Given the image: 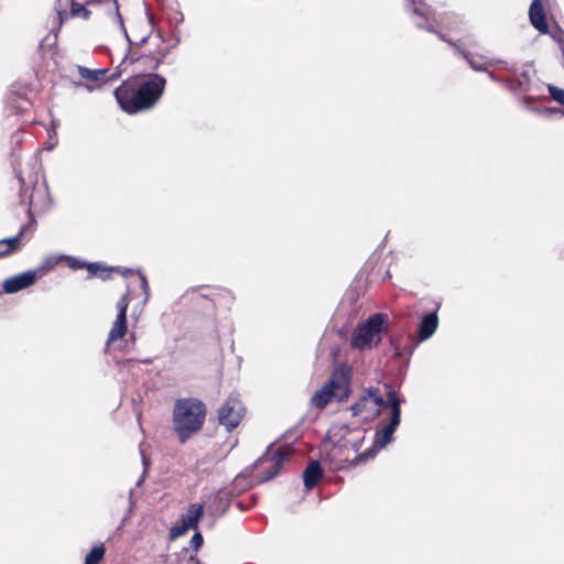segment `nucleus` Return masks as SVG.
<instances>
[{"label": "nucleus", "instance_id": "nucleus-23", "mask_svg": "<svg viewBox=\"0 0 564 564\" xmlns=\"http://www.w3.org/2000/svg\"><path fill=\"white\" fill-rule=\"evenodd\" d=\"M91 12L86 9L83 4L73 1L70 4V15L72 17H82L85 20H88Z\"/></svg>", "mask_w": 564, "mask_h": 564}, {"label": "nucleus", "instance_id": "nucleus-45", "mask_svg": "<svg viewBox=\"0 0 564 564\" xmlns=\"http://www.w3.org/2000/svg\"><path fill=\"white\" fill-rule=\"evenodd\" d=\"M118 77L117 74H113L110 79H116Z\"/></svg>", "mask_w": 564, "mask_h": 564}, {"label": "nucleus", "instance_id": "nucleus-15", "mask_svg": "<svg viewBox=\"0 0 564 564\" xmlns=\"http://www.w3.org/2000/svg\"><path fill=\"white\" fill-rule=\"evenodd\" d=\"M324 471L318 460H311L303 471V481L307 490H312L319 479L323 477Z\"/></svg>", "mask_w": 564, "mask_h": 564}, {"label": "nucleus", "instance_id": "nucleus-27", "mask_svg": "<svg viewBox=\"0 0 564 564\" xmlns=\"http://www.w3.org/2000/svg\"><path fill=\"white\" fill-rule=\"evenodd\" d=\"M64 259L67 260L68 267L72 270H80V269L86 268V265H87L86 261L77 259V258H74V257L64 256Z\"/></svg>", "mask_w": 564, "mask_h": 564}, {"label": "nucleus", "instance_id": "nucleus-21", "mask_svg": "<svg viewBox=\"0 0 564 564\" xmlns=\"http://www.w3.org/2000/svg\"><path fill=\"white\" fill-rule=\"evenodd\" d=\"M86 269L88 271V278L98 276L101 280H107L109 278L110 269L102 267L97 262H87Z\"/></svg>", "mask_w": 564, "mask_h": 564}, {"label": "nucleus", "instance_id": "nucleus-37", "mask_svg": "<svg viewBox=\"0 0 564 564\" xmlns=\"http://www.w3.org/2000/svg\"><path fill=\"white\" fill-rule=\"evenodd\" d=\"M130 513H131V512H129V509H128V510L126 511V514H124V517H123V519H122V522H121L120 527L118 528V531H119V530L124 525L126 521H127V520L129 519V517H130Z\"/></svg>", "mask_w": 564, "mask_h": 564}, {"label": "nucleus", "instance_id": "nucleus-40", "mask_svg": "<svg viewBox=\"0 0 564 564\" xmlns=\"http://www.w3.org/2000/svg\"><path fill=\"white\" fill-rule=\"evenodd\" d=\"M183 19H184V18H183V14H182V13H180V17H176L177 22L183 21Z\"/></svg>", "mask_w": 564, "mask_h": 564}, {"label": "nucleus", "instance_id": "nucleus-1", "mask_svg": "<svg viewBox=\"0 0 564 564\" xmlns=\"http://www.w3.org/2000/svg\"><path fill=\"white\" fill-rule=\"evenodd\" d=\"M165 86V77L152 73L147 78L133 76L124 80L113 94L120 108L134 115L153 108L161 99Z\"/></svg>", "mask_w": 564, "mask_h": 564}, {"label": "nucleus", "instance_id": "nucleus-11", "mask_svg": "<svg viewBox=\"0 0 564 564\" xmlns=\"http://www.w3.org/2000/svg\"><path fill=\"white\" fill-rule=\"evenodd\" d=\"M129 290L117 302V317L108 334L107 344L116 341L124 336L127 333V310L129 306Z\"/></svg>", "mask_w": 564, "mask_h": 564}, {"label": "nucleus", "instance_id": "nucleus-4", "mask_svg": "<svg viewBox=\"0 0 564 564\" xmlns=\"http://www.w3.org/2000/svg\"><path fill=\"white\" fill-rule=\"evenodd\" d=\"M349 386L350 368L336 369L328 381L312 395L311 403L318 409H324L333 400L343 402L349 397Z\"/></svg>", "mask_w": 564, "mask_h": 564}, {"label": "nucleus", "instance_id": "nucleus-22", "mask_svg": "<svg viewBox=\"0 0 564 564\" xmlns=\"http://www.w3.org/2000/svg\"><path fill=\"white\" fill-rule=\"evenodd\" d=\"M105 547L102 544L94 546L85 557V564H100L105 556Z\"/></svg>", "mask_w": 564, "mask_h": 564}, {"label": "nucleus", "instance_id": "nucleus-2", "mask_svg": "<svg viewBox=\"0 0 564 564\" xmlns=\"http://www.w3.org/2000/svg\"><path fill=\"white\" fill-rule=\"evenodd\" d=\"M206 405L196 398L176 400L173 410V425L181 443L188 441L203 426Z\"/></svg>", "mask_w": 564, "mask_h": 564}, {"label": "nucleus", "instance_id": "nucleus-32", "mask_svg": "<svg viewBox=\"0 0 564 564\" xmlns=\"http://www.w3.org/2000/svg\"><path fill=\"white\" fill-rule=\"evenodd\" d=\"M162 63H163V57H161V58H159V59L154 61V62L152 63V65L150 66V69H152V70H156V69H159V67H160V65H161Z\"/></svg>", "mask_w": 564, "mask_h": 564}, {"label": "nucleus", "instance_id": "nucleus-43", "mask_svg": "<svg viewBox=\"0 0 564 564\" xmlns=\"http://www.w3.org/2000/svg\"><path fill=\"white\" fill-rule=\"evenodd\" d=\"M65 13L63 12H58V15H59V19H61V22L63 21V17H64Z\"/></svg>", "mask_w": 564, "mask_h": 564}, {"label": "nucleus", "instance_id": "nucleus-39", "mask_svg": "<svg viewBox=\"0 0 564 564\" xmlns=\"http://www.w3.org/2000/svg\"><path fill=\"white\" fill-rule=\"evenodd\" d=\"M183 19H184V18H183V14H182V13H180V17H176L177 22L183 21Z\"/></svg>", "mask_w": 564, "mask_h": 564}, {"label": "nucleus", "instance_id": "nucleus-36", "mask_svg": "<svg viewBox=\"0 0 564 564\" xmlns=\"http://www.w3.org/2000/svg\"><path fill=\"white\" fill-rule=\"evenodd\" d=\"M531 101H532V98L531 97H523L522 99V105L527 108H530L531 107Z\"/></svg>", "mask_w": 564, "mask_h": 564}, {"label": "nucleus", "instance_id": "nucleus-13", "mask_svg": "<svg viewBox=\"0 0 564 564\" xmlns=\"http://www.w3.org/2000/svg\"><path fill=\"white\" fill-rule=\"evenodd\" d=\"M438 307H440V304H437V307L435 311L429 312L423 315V317L419 324V327H417L419 341L427 340L436 332V329L438 327V315H437Z\"/></svg>", "mask_w": 564, "mask_h": 564}, {"label": "nucleus", "instance_id": "nucleus-35", "mask_svg": "<svg viewBox=\"0 0 564 564\" xmlns=\"http://www.w3.org/2000/svg\"><path fill=\"white\" fill-rule=\"evenodd\" d=\"M142 460H143V465L147 467L145 458H144V457H142ZM145 470H147V468L144 469L143 475L138 479V481H137V486H141V484L144 481V478H145Z\"/></svg>", "mask_w": 564, "mask_h": 564}, {"label": "nucleus", "instance_id": "nucleus-20", "mask_svg": "<svg viewBox=\"0 0 564 564\" xmlns=\"http://www.w3.org/2000/svg\"><path fill=\"white\" fill-rule=\"evenodd\" d=\"M364 397H368V400H372V402L378 406L389 409V391L387 392V399H383L378 388L370 387L366 390Z\"/></svg>", "mask_w": 564, "mask_h": 564}, {"label": "nucleus", "instance_id": "nucleus-8", "mask_svg": "<svg viewBox=\"0 0 564 564\" xmlns=\"http://www.w3.org/2000/svg\"><path fill=\"white\" fill-rule=\"evenodd\" d=\"M435 34H437V36L440 37L441 41L447 42L449 45H452L455 48L456 54H458L464 59H466V62L469 64V66L476 72H488V67L494 66L495 64H499V65H502L503 68L507 69L508 72H510L512 74H517L518 69H517L516 65H513V64L510 65L507 62L500 61V59L486 61L485 57L481 55H475V54H471L469 52L462 50L460 47H458V45L456 43L446 39L444 34H442L437 31Z\"/></svg>", "mask_w": 564, "mask_h": 564}, {"label": "nucleus", "instance_id": "nucleus-29", "mask_svg": "<svg viewBox=\"0 0 564 564\" xmlns=\"http://www.w3.org/2000/svg\"><path fill=\"white\" fill-rule=\"evenodd\" d=\"M203 535L199 532H195L191 539V546L197 551L203 545Z\"/></svg>", "mask_w": 564, "mask_h": 564}, {"label": "nucleus", "instance_id": "nucleus-12", "mask_svg": "<svg viewBox=\"0 0 564 564\" xmlns=\"http://www.w3.org/2000/svg\"><path fill=\"white\" fill-rule=\"evenodd\" d=\"M533 66L531 64H524L518 78L511 79L506 78L503 86L514 94H525L531 90V76Z\"/></svg>", "mask_w": 564, "mask_h": 564}, {"label": "nucleus", "instance_id": "nucleus-30", "mask_svg": "<svg viewBox=\"0 0 564 564\" xmlns=\"http://www.w3.org/2000/svg\"><path fill=\"white\" fill-rule=\"evenodd\" d=\"M138 275H139V279H140V281H141V288H142V290H143V292H144V294H145V299H144V301H147V300H148V297H149V284H148V280H147L145 275H144L143 273H141V272H138Z\"/></svg>", "mask_w": 564, "mask_h": 564}, {"label": "nucleus", "instance_id": "nucleus-25", "mask_svg": "<svg viewBox=\"0 0 564 564\" xmlns=\"http://www.w3.org/2000/svg\"><path fill=\"white\" fill-rule=\"evenodd\" d=\"M61 259H64V256H47L44 261H43V264L39 268V269H44V273L51 269H53L58 262Z\"/></svg>", "mask_w": 564, "mask_h": 564}, {"label": "nucleus", "instance_id": "nucleus-18", "mask_svg": "<svg viewBox=\"0 0 564 564\" xmlns=\"http://www.w3.org/2000/svg\"><path fill=\"white\" fill-rule=\"evenodd\" d=\"M106 6L108 7V11L109 13H112L113 14V22L119 26V29L121 30V32L123 33L128 44H129V48L127 50V53H126V56H124V59L128 57V55L130 54V46L132 45V41L127 32V29L124 26V22H123V18L122 15L120 14V11H119V3L117 0H107L106 1Z\"/></svg>", "mask_w": 564, "mask_h": 564}, {"label": "nucleus", "instance_id": "nucleus-38", "mask_svg": "<svg viewBox=\"0 0 564 564\" xmlns=\"http://www.w3.org/2000/svg\"><path fill=\"white\" fill-rule=\"evenodd\" d=\"M148 39H149V35L143 36V37L140 40V42L138 43V45H139V46L143 45L144 43H147Z\"/></svg>", "mask_w": 564, "mask_h": 564}, {"label": "nucleus", "instance_id": "nucleus-5", "mask_svg": "<svg viewBox=\"0 0 564 564\" xmlns=\"http://www.w3.org/2000/svg\"><path fill=\"white\" fill-rule=\"evenodd\" d=\"M404 402V399H402L399 393L393 390L392 388H389V410H390V421L382 429L378 440H376L375 445L378 448L386 447L389 443L393 440V433L398 429L401 422V404Z\"/></svg>", "mask_w": 564, "mask_h": 564}, {"label": "nucleus", "instance_id": "nucleus-9", "mask_svg": "<svg viewBox=\"0 0 564 564\" xmlns=\"http://www.w3.org/2000/svg\"><path fill=\"white\" fill-rule=\"evenodd\" d=\"M217 413L218 423L225 426L228 432H231L240 424L245 414V406L237 397L230 395Z\"/></svg>", "mask_w": 564, "mask_h": 564}, {"label": "nucleus", "instance_id": "nucleus-24", "mask_svg": "<svg viewBox=\"0 0 564 564\" xmlns=\"http://www.w3.org/2000/svg\"><path fill=\"white\" fill-rule=\"evenodd\" d=\"M547 89L553 100L561 105H564V89L556 87L554 85H547Z\"/></svg>", "mask_w": 564, "mask_h": 564}, {"label": "nucleus", "instance_id": "nucleus-46", "mask_svg": "<svg viewBox=\"0 0 564 564\" xmlns=\"http://www.w3.org/2000/svg\"><path fill=\"white\" fill-rule=\"evenodd\" d=\"M149 22L153 23V18L152 17H149Z\"/></svg>", "mask_w": 564, "mask_h": 564}, {"label": "nucleus", "instance_id": "nucleus-3", "mask_svg": "<svg viewBox=\"0 0 564 564\" xmlns=\"http://www.w3.org/2000/svg\"><path fill=\"white\" fill-rule=\"evenodd\" d=\"M388 332V315L384 313L371 314L355 327L349 345L359 351L371 350L381 344Z\"/></svg>", "mask_w": 564, "mask_h": 564}, {"label": "nucleus", "instance_id": "nucleus-41", "mask_svg": "<svg viewBox=\"0 0 564 564\" xmlns=\"http://www.w3.org/2000/svg\"><path fill=\"white\" fill-rule=\"evenodd\" d=\"M133 272H134L133 270L127 269L124 274H132Z\"/></svg>", "mask_w": 564, "mask_h": 564}, {"label": "nucleus", "instance_id": "nucleus-28", "mask_svg": "<svg viewBox=\"0 0 564 564\" xmlns=\"http://www.w3.org/2000/svg\"><path fill=\"white\" fill-rule=\"evenodd\" d=\"M368 402V397H361L356 403L350 406V411L354 416L359 415Z\"/></svg>", "mask_w": 564, "mask_h": 564}, {"label": "nucleus", "instance_id": "nucleus-33", "mask_svg": "<svg viewBox=\"0 0 564 564\" xmlns=\"http://www.w3.org/2000/svg\"><path fill=\"white\" fill-rule=\"evenodd\" d=\"M183 533H184V532H181V525H180V527H174V528H172V530H171V535H172V538H176V536H178V535H181V534H183Z\"/></svg>", "mask_w": 564, "mask_h": 564}, {"label": "nucleus", "instance_id": "nucleus-42", "mask_svg": "<svg viewBox=\"0 0 564 564\" xmlns=\"http://www.w3.org/2000/svg\"><path fill=\"white\" fill-rule=\"evenodd\" d=\"M143 364H151V359L150 358H147L144 360H142Z\"/></svg>", "mask_w": 564, "mask_h": 564}, {"label": "nucleus", "instance_id": "nucleus-31", "mask_svg": "<svg viewBox=\"0 0 564 564\" xmlns=\"http://www.w3.org/2000/svg\"><path fill=\"white\" fill-rule=\"evenodd\" d=\"M487 73H488L489 78H490L492 82H495V83H500V84H502V85H503V80H505L506 78H500V77H498L494 72H491V70H489V69H488V72H487Z\"/></svg>", "mask_w": 564, "mask_h": 564}, {"label": "nucleus", "instance_id": "nucleus-44", "mask_svg": "<svg viewBox=\"0 0 564 564\" xmlns=\"http://www.w3.org/2000/svg\"><path fill=\"white\" fill-rule=\"evenodd\" d=\"M19 181H20L21 185H23V184H24V180H23V177H22V176H19Z\"/></svg>", "mask_w": 564, "mask_h": 564}, {"label": "nucleus", "instance_id": "nucleus-34", "mask_svg": "<svg viewBox=\"0 0 564 564\" xmlns=\"http://www.w3.org/2000/svg\"><path fill=\"white\" fill-rule=\"evenodd\" d=\"M134 506V500H133V489H131L129 491V512L132 511V508Z\"/></svg>", "mask_w": 564, "mask_h": 564}, {"label": "nucleus", "instance_id": "nucleus-17", "mask_svg": "<svg viewBox=\"0 0 564 564\" xmlns=\"http://www.w3.org/2000/svg\"><path fill=\"white\" fill-rule=\"evenodd\" d=\"M204 512L203 506L192 505L186 513L181 517V532L196 529Z\"/></svg>", "mask_w": 564, "mask_h": 564}, {"label": "nucleus", "instance_id": "nucleus-7", "mask_svg": "<svg viewBox=\"0 0 564 564\" xmlns=\"http://www.w3.org/2000/svg\"><path fill=\"white\" fill-rule=\"evenodd\" d=\"M405 8L412 14L413 22L419 29L436 33V26L443 24V18L436 15L424 2L416 4L414 0H408Z\"/></svg>", "mask_w": 564, "mask_h": 564}, {"label": "nucleus", "instance_id": "nucleus-6", "mask_svg": "<svg viewBox=\"0 0 564 564\" xmlns=\"http://www.w3.org/2000/svg\"><path fill=\"white\" fill-rule=\"evenodd\" d=\"M269 451L270 447L253 465L256 470L263 469V475L258 476V482H265L273 479L280 473L282 464L291 455L289 448L276 449L273 453Z\"/></svg>", "mask_w": 564, "mask_h": 564}, {"label": "nucleus", "instance_id": "nucleus-19", "mask_svg": "<svg viewBox=\"0 0 564 564\" xmlns=\"http://www.w3.org/2000/svg\"><path fill=\"white\" fill-rule=\"evenodd\" d=\"M77 69L80 77L88 82H100L108 72L106 68L90 69L80 65L77 66Z\"/></svg>", "mask_w": 564, "mask_h": 564}, {"label": "nucleus", "instance_id": "nucleus-47", "mask_svg": "<svg viewBox=\"0 0 564 564\" xmlns=\"http://www.w3.org/2000/svg\"><path fill=\"white\" fill-rule=\"evenodd\" d=\"M4 249H6V247H0V250H4Z\"/></svg>", "mask_w": 564, "mask_h": 564}, {"label": "nucleus", "instance_id": "nucleus-16", "mask_svg": "<svg viewBox=\"0 0 564 564\" xmlns=\"http://www.w3.org/2000/svg\"><path fill=\"white\" fill-rule=\"evenodd\" d=\"M26 228L28 226L23 225L15 236L0 240V247H6L4 250H0V258L7 257L20 250V248L23 246V236Z\"/></svg>", "mask_w": 564, "mask_h": 564}, {"label": "nucleus", "instance_id": "nucleus-14", "mask_svg": "<svg viewBox=\"0 0 564 564\" xmlns=\"http://www.w3.org/2000/svg\"><path fill=\"white\" fill-rule=\"evenodd\" d=\"M529 19L533 28L540 33H549V24L541 0H532L529 8Z\"/></svg>", "mask_w": 564, "mask_h": 564}, {"label": "nucleus", "instance_id": "nucleus-10", "mask_svg": "<svg viewBox=\"0 0 564 564\" xmlns=\"http://www.w3.org/2000/svg\"><path fill=\"white\" fill-rule=\"evenodd\" d=\"M43 274L44 269H34L12 275L3 281L1 293L13 294L20 292L34 284L36 279Z\"/></svg>", "mask_w": 564, "mask_h": 564}, {"label": "nucleus", "instance_id": "nucleus-26", "mask_svg": "<svg viewBox=\"0 0 564 564\" xmlns=\"http://www.w3.org/2000/svg\"><path fill=\"white\" fill-rule=\"evenodd\" d=\"M378 447L375 445L371 449H367L359 454L355 459L357 464L366 463L367 460L373 458L378 452Z\"/></svg>", "mask_w": 564, "mask_h": 564}]
</instances>
